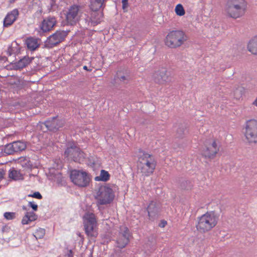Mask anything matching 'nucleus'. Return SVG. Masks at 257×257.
Returning a JSON list of instances; mask_svg holds the SVG:
<instances>
[{
    "label": "nucleus",
    "mask_w": 257,
    "mask_h": 257,
    "mask_svg": "<svg viewBox=\"0 0 257 257\" xmlns=\"http://www.w3.org/2000/svg\"><path fill=\"white\" fill-rule=\"evenodd\" d=\"M117 75L118 79L120 81L123 82L124 83H126L128 79L126 76L124 75H121L120 73H117Z\"/></svg>",
    "instance_id": "nucleus-31"
},
{
    "label": "nucleus",
    "mask_w": 257,
    "mask_h": 257,
    "mask_svg": "<svg viewBox=\"0 0 257 257\" xmlns=\"http://www.w3.org/2000/svg\"><path fill=\"white\" fill-rule=\"evenodd\" d=\"M219 216L213 211H207L197 218L196 230L205 233L211 231L218 224Z\"/></svg>",
    "instance_id": "nucleus-2"
},
{
    "label": "nucleus",
    "mask_w": 257,
    "mask_h": 257,
    "mask_svg": "<svg viewBox=\"0 0 257 257\" xmlns=\"http://www.w3.org/2000/svg\"><path fill=\"white\" fill-rule=\"evenodd\" d=\"M122 8L124 12H127V9L128 7V0H122Z\"/></svg>",
    "instance_id": "nucleus-32"
},
{
    "label": "nucleus",
    "mask_w": 257,
    "mask_h": 257,
    "mask_svg": "<svg viewBox=\"0 0 257 257\" xmlns=\"http://www.w3.org/2000/svg\"><path fill=\"white\" fill-rule=\"evenodd\" d=\"M85 232L89 237H96L98 235L97 223L95 215L92 213H86L83 216Z\"/></svg>",
    "instance_id": "nucleus-6"
},
{
    "label": "nucleus",
    "mask_w": 257,
    "mask_h": 257,
    "mask_svg": "<svg viewBox=\"0 0 257 257\" xmlns=\"http://www.w3.org/2000/svg\"><path fill=\"white\" fill-rule=\"evenodd\" d=\"M147 210L150 217L157 214L158 211L157 202L154 201H151L148 206Z\"/></svg>",
    "instance_id": "nucleus-22"
},
{
    "label": "nucleus",
    "mask_w": 257,
    "mask_h": 257,
    "mask_svg": "<svg viewBox=\"0 0 257 257\" xmlns=\"http://www.w3.org/2000/svg\"><path fill=\"white\" fill-rule=\"evenodd\" d=\"M71 181L79 187H86L89 186L91 178L89 175L82 170H73L70 173Z\"/></svg>",
    "instance_id": "nucleus-9"
},
{
    "label": "nucleus",
    "mask_w": 257,
    "mask_h": 257,
    "mask_svg": "<svg viewBox=\"0 0 257 257\" xmlns=\"http://www.w3.org/2000/svg\"><path fill=\"white\" fill-rule=\"evenodd\" d=\"M110 179V175L108 172L104 170H101L99 176L95 177L96 181L106 182Z\"/></svg>",
    "instance_id": "nucleus-23"
},
{
    "label": "nucleus",
    "mask_w": 257,
    "mask_h": 257,
    "mask_svg": "<svg viewBox=\"0 0 257 257\" xmlns=\"http://www.w3.org/2000/svg\"><path fill=\"white\" fill-rule=\"evenodd\" d=\"M28 205L30 207H32L34 211H37L38 209V205L34 204L32 202H29Z\"/></svg>",
    "instance_id": "nucleus-35"
},
{
    "label": "nucleus",
    "mask_w": 257,
    "mask_h": 257,
    "mask_svg": "<svg viewBox=\"0 0 257 257\" xmlns=\"http://www.w3.org/2000/svg\"><path fill=\"white\" fill-rule=\"evenodd\" d=\"M57 21L54 17H48L42 22L40 29L43 32H49L53 29L56 25Z\"/></svg>",
    "instance_id": "nucleus-17"
},
{
    "label": "nucleus",
    "mask_w": 257,
    "mask_h": 257,
    "mask_svg": "<svg viewBox=\"0 0 257 257\" xmlns=\"http://www.w3.org/2000/svg\"><path fill=\"white\" fill-rule=\"evenodd\" d=\"M15 212H5L4 213V217L7 220H12L15 218Z\"/></svg>",
    "instance_id": "nucleus-30"
},
{
    "label": "nucleus",
    "mask_w": 257,
    "mask_h": 257,
    "mask_svg": "<svg viewBox=\"0 0 257 257\" xmlns=\"http://www.w3.org/2000/svg\"><path fill=\"white\" fill-rule=\"evenodd\" d=\"M5 175V171L3 169H0V180H2Z\"/></svg>",
    "instance_id": "nucleus-36"
},
{
    "label": "nucleus",
    "mask_w": 257,
    "mask_h": 257,
    "mask_svg": "<svg viewBox=\"0 0 257 257\" xmlns=\"http://www.w3.org/2000/svg\"><path fill=\"white\" fill-rule=\"evenodd\" d=\"M103 17L102 13H98L97 11H93L91 14V20L92 22L99 23Z\"/></svg>",
    "instance_id": "nucleus-27"
},
{
    "label": "nucleus",
    "mask_w": 257,
    "mask_h": 257,
    "mask_svg": "<svg viewBox=\"0 0 257 257\" xmlns=\"http://www.w3.org/2000/svg\"><path fill=\"white\" fill-rule=\"evenodd\" d=\"M244 129L246 142L250 144H257V120L253 118L246 120Z\"/></svg>",
    "instance_id": "nucleus-8"
},
{
    "label": "nucleus",
    "mask_w": 257,
    "mask_h": 257,
    "mask_svg": "<svg viewBox=\"0 0 257 257\" xmlns=\"http://www.w3.org/2000/svg\"><path fill=\"white\" fill-rule=\"evenodd\" d=\"M24 162L22 163V166L24 167L31 168L32 167V165L30 163V161L27 159H24Z\"/></svg>",
    "instance_id": "nucleus-34"
},
{
    "label": "nucleus",
    "mask_w": 257,
    "mask_h": 257,
    "mask_svg": "<svg viewBox=\"0 0 257 257\" xmlns=\"http://www.w3.org/2000/svg\"><path fill=\"white\" fill-rule=\"evenodd\" d=\"M19 15V12L17 9H15L9 12L4 20V27H8L11 26L16 21Z\"/></svg>",
    "instance_id": "nucleus-18"
},
{
    "label": "nucleus",
    "mask_w": 257,
    "mask_h": 257,
    "mask_svg": "<svg viewBox=\"0 0 257 257\" xmlns=\"http://www.w3.org/2000/svg\"><path fill=\"white\" fill-rule=\"evenodd\" d=\"M45 234V230L43 228H39L35 232L34 235L36 239H41L43 238Z\"/></svg>",
    "instance_id": "nucleus-29"
},
{
    "label": "nucleus",
    "mask_w": 257,
    "mask_h": 257,
    "mask_svg": "<svg viewBox=\"0 0 257 257\" xmlns=\"http://www.w3.org/2000/svg\"><path fill=\"white\" fill-rule=\"evenodd\" d=\"M252 104L257 107V97L255 99V100L253 101Z\"/></svg>",
    "instance_id": "nucleus-37"
},
{
    "label": "nucleus",
    "mask_w": 257,
    "mask_h": 257,
    "mask_svg": "<svg viewBox=\"0 0 257 257\" xmlns=\"http://www.w3.org/2000/svg\"><path fill=\"white\" fill-rule=\"evenodd\" d=\"M39 39L33 37H29L26 40V44L31 51H34L39 46Z\"/></svg>",
    "instance_id": "nucleus-20"
},
{
    "label": "nucleus",
    "mask_w": 257,
    "mask_h": 257,
    "mask_svg": "<svg viewBox=\"0 0 257 257\" xmlns=\"http://www.w3.org/2000/svg\"><path fill=\"white\" fill-rule=\"evenodd\" d=\"M79 7L75 5L71 6L66 14L67 22L71 25H75L79 21Z\"/></svg>",
    "instance_id": "nucleus-15"
},
{
    "label": "nucleus",
    "mask_w": 257,
    "mask_h": 257,
    "mask_svg": "<svg viewBox=\"0 0 257 257\" xmlns=\"http://www.w3.org/2000/svg\"><path fill=\"white\" fill-rule=\"evenodd\" d=\"M17 0H9V2L11 3V4H13Z\"/></svg>",
    "instance_id": "nucleus-39"
},
{
    "label": "nucleus",
    "mask_w": 257,
    "mask_h": 257,
    "mask_svg": "<svg viewBox=\"0 0 257 257\" xmlns=\"http://www.w3.org/2000/svg\"><path fill=\"white\" fill-rule=\"evenodd\" d=\"M33 59V58H30L29 57L25 56L17 62V66L19 69L25 67L26 66L29 65Z\"/></svg>",
    "instance_id": "nucleus-25"
},
{
    "label": "nucleus",
    "mask_w": 257,
    "mask_h": 257,
    "mask_svg": "<svg viewBox=\"0 0 257 257\" xmlns=\"http://www.w3.org/2000/svg\"><path fill=\"white\" fill-rule=\"evenodd\" d=\"M154 81L159 84H166L171 81V73L166 68L159 69L153 74Z\"/></svg>",
    "instance_id": "nucleus-12"
},
{
    "label": "nucleus",
    "mask_w": 257,
    "mask_h": 257,
    "mask_svg": "<svg viewBox=\"0 0 257 257\" xmlns=\"http://www.w3.org/2000/svg\"><path fill=\"white\" fill-rule=\"evenodd\" d=\"M67 33L64 31H57L51 35L47 40V44L52 47L64 40Z\"/></svg>",
    "instance_id": "nucleus-16"
},
{
    "label": "nucleus",
    "mask_w": 257,
    "mask_h": 257,
    "mask_svg": "<svg viewBox=\"0 0 257 257\" xmlns=\"http://www.w3.org/2000/svg\"><path fill=\"white\" fill-rule=\"evenodd\" d=\"M28 196L34 197L39 199H41L42 198V196L39 192H36L32 194H29Z\"/></svg>",
    "instance_id": "nucleus-33"
},
{
    "label": "nucleus",
    "mask_w": 257,
    "mask_h": 257,
    "mask_svg": "<svg viewBox=\"0 0 257 257\" xmlns=\"http://www.w3.org/2000/svg\"><path fill=\"white\" fill-rule=\"evenodd\" d=\"M37 219V215L33 212H27L22 220L24 225L28 224Z\"/></svg>",
    "instance_id": "nucleus-21"
},
{
    "label": "nucleus",
    "mask_w": 257,
    "mask_h": 257,
    "mask_svg": "<svg viewBox=\"0 0 257 257\" xmlns=\"http://www.w3.org/2000/svg\"><path fill=\"white\" fill-rule=\"evenodd\" d=\"M247 49L252 54L257 55V35L249 41Z\"/></svg>",
    "instance_id": "nucleus-19"
},
{
    "label": "nucleus",
    "mask_w": 257,
    "mask_h": 257,
    "mask_svg": "<svg viewBox=\"0 0 257 257\" xmlns=\"http://www.w3.org/2000/svg\"><path fill=\"white\" fill-rule=\"evenodd\" d=\"M27 148L26 142L21 141H15L6 146L5 152L11 155L16 152L24 151Z\"/></svg>",
    "instance_id": "nucleus-14"
},
{
    "label": "nucleus",
    "mask_w": 257,
    "mask_h": 257,
    "mask_svg": "<svg viewBox=\"0 0 257 257\" xmlns=\"http://www.w3.org/2000/svg\"><path fill=\"white\" fill-rule=\"evenodd\" d=\"M156 162L154 157L148 153H143L139 158L138 168L143 175L149 176L155 169Z\"/></svg>",
    "instance_id": "nucleus-4"
},
{
    "label": "nucleus",
    "mask_w": 257,
    "mask_h": 257,
    "mask_svg": "<svg viewBox=\"0 0 257 257\" xmlns=\"http://www.w3.org/2000/svg\"><path fill=\"white\" fill-rule=\"evenodd\" d=\"M247 8V3L245 0H227L224 13L227 17L237 19L245 15Z\"/></svg>",
    "instance_id": "nucleus-1"
},
{
    "label": "nucleus",
    "mask_w": 257,
    "mask_h": 257,
    "mask_svg": "<svg viewBox=\"0 0 257 257\" xmlns=\"http://www.w3.org/2000/svg\"><path fill=\"white\" fill-rule=\"evenodd\" d=\"M187 39V35L183 31L173 30L167 34L165 38L164 43L167 47L176 49L183 45Z\"/></svg>",
    "instance_id": "nucleus-3"
},
{
    "label": "nucleus",
    "mask_w": 257,
    "mask_h": 257,
    "mask_svg": "<svg viewBox=\"0 0 257 257\" xmlns=\"http://www.w3.org/2000/svg\"><path fill=\"white\" fill-rule=\"evenodd\" d=\"M166 224H167L166 221H165V222H164V223H163V225H162V227H164V226H165V225Z\"/></svg>",
    "instance_id": "nucleus-40"
},
{
    "label": "nucleus",
    "mask_w": 257,
    "mask_h": 257,
    "mask_svg": "<svg viewBox=\"0 0 257 257\" xmlns=\"http://www.w3.org/2000/svg\"><path fill=\"white\" fill-rule=\"evenodd\" d=\"M83 68L84 70H85L88 71H91V69H88L87 66H84Z\"/></svg>",
    "instance_id": "nucleus-38"
},
{
    "label": "nucleus",
    "mask_w": 257,
    "mask_h": 257,
    "mask_svg": "<svg viewBox=\"0 0 257 257\" xmlns=\"http://www.w3.org/2000/svg\"><path fill=\"white\" fill-rule=\"evenodd\" d=\"M9 177L14 180H23L24 178L23 175L19 171L15 170L13 168L9 171Z\"/></svg>",
    "instance_id": "nucleus-24"
},
{
    "label": "nucleus",
    "mask_w": 257,
    "mask_h": 257,
    "mask_svg": "<svg viewBox=\"0 0 257 257\" xmlns=\"http://www.w3.org/2000/svg\"><path fill=\"white\" fill-rule=\"evenodd\" d=\"M131 236L128 228L125 226H121L115 240L116 247L120 249L125 247L130 243Z\"/></svg>",
    "instance_id": "nucleus-11"
},
{
    "label": "nucleus",
    "mask_w": 257,
    "mask_h": 257,
    "mask_svg": "<svg viewBox=\"0 0 257 257\" xmlns=\"http://www.w3.org/2000/svg\"><path fill=\"white\" fill-rule=\"evenodd\" d=\"M175 12L177 16L181 17L185 14V11L182 4H177L175 8Z\"/></svg>",
    "instance_id": "nucleus-28"
},
{
    "label": "nucleus",
    "mask_w": 257,
    "mask_h": 257,
    "mask_svg": "<svg viewBox=\"0 0 257 257\" xmlns=\"http://www.w3.org/2000/svg\"><path fill=\"white\" fill-rule=\"evenodd\" d=\"M105 0H93L90 5V8L92 11H98L104 3Z\"/></svg>",
    "instance_id": "nucleus-26"
},
{
    "label": "nucleus",
    "mask_w": 257,
    "mask_h": 257,
    "mask_svg": "<svg viewBox=\"0 0 257 257\" xmlns=\"http://www.w3.org/2000/svg\"><path fill=\"white\" fill-rule=\"evenodd\" d=\"M219 145L216 139L208 140L204 143L201 151V155L205 159H213L219 152Z\"/></svg>",
    "instance_id": "nucleus-7"
},
{
    "label": "nucleus",
    "mask_w": 257,
    "mask_h": 257,
    "mask_svg": "<svg viewBox=\"0 0 257 257\" xmlns=\"http://www.w3.org/2000/svg\"><path fill=\"white\" fill-rule=\"evenodd\" d=\"M23 209H26V207H25V206H23Z\"/></svg>",
    "instance_id": "nucleus-41"
},
{
    "label": "nucleus",
    "mask_w": 257,
    "mask_h": 257,
    "mask_svg": "<svg viewBox=\"0 0 257 257\" xmlns=\"http://www.w3.org/2000/svg\"><path fill=\"white\" fill-rule=\"evenodd\" d=\"M117 187L114 184L111 186L107 185L100 187L95 195V199L98 204L106 205L111 203L115 197V192L113 189Z\"/></svg>",
    "instance_id": "nucleus-5"
},
{
    "label": "nucleus",
    "mask_w": 257,
    "mask_h": 257,
    "mask_svg": "<svg viewBox=\"0 0 257 257\" xmlns=\"http://www.w3.org/2000/svg\"><path fill=\"white\" fill-rule=\"evenodd\" d=\"M39 125L42 131L45 132L48 130L50 131H57L60 127H62L63 123L57 117H54L51 119L47 120L45 122L40 123Z\"/></svg>",
    "instance_id": "nucleus-13"
},
{
    "label": "nucleus",
    "mask_w": 257,
    "mask_h": 257,
    "mask_svg": "<svg viewBox=\"0 0 257 257\" xmlns=\"http://www.w3.org/2000/svg\"><path fill=\"white\" fill-rule=\"evenodd\" d=\"M65 157L74 162L81 163L84 161L86 154L75 144H70L64 152Z\"/></svg>",
    "instance_id": "nucleus-10"
}]
</instances>
